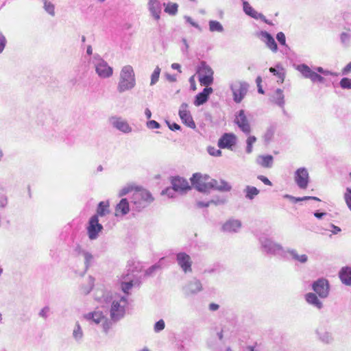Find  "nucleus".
Returning <instances> with one entry per match:
<instances>
[{"label": "nucleus", "mask_w": 351, "mask_h": 351, "mask_svg": "<svg viewBox=\"0 0 351 351\" xmlns=\"http://www.w3.org/2000/svg\"><path fill=\"white\" fill-rule=\"evenodd\" d=\"M154 200V198L149 191L139 186L135 188V191L132 194V202L137 208H145Z\"/></svg>", "instance_id": "1"}, {"label": "nucleus", "mask_w": 351, "mask_h": 351, "mask_svg": "<svg viewBox=\"0 0 351 351\" xmlns=\"http://www.w3.org/2000/svg\"><path fill=\"white\" fill-rule=\"evenodd\" d=\"M135 85L134 73L131 66H125L121 72V79L118 86L119 92L132 88Z\"/></svg>", "instance_id": "2"}, {"label": "nucleus", "mask_w": 351, "mask_h": 351, "mask_svg": "<svg viewBox=\"0 0 351 351\" xmlns=\"http://www.w3.org/2000/svg\"><path fill=\"white\" fill-rule=\"evenodd\" d=\"M197 73L199 82L202 86H208L213 84L214 72L206 62L202 61L200 62Z\"/></svg>", "instance_id": "3"}, {"label": "nucleus", "mask_w": 351, "mask_h": 351, "mask_svg": "<svg viewBox=\"0 0 351 351\" xmlns=\"http://www.w3.org/2000/svg\"><path fill=\"white\" fill-rule=\"evenodd\" d=\"M212 180L207 175L195 173L191 178L192 185L199 191L206 192L213 189Z\"/></svg>", "instance_id": "4"}, {"label": "nucleus", "mask_w": 351, "mask_h": 351, "mask_svg": "<svg viewBox=\"0 0 351 351\" xmlns=\"http://www.w3.org/2000/svg\"><path fill=\"white\" fill-rule=\"evenodd\" d=\"M128 304V300L125 297H121L119 300H114L110 308V318L114 322H117L123 318L125 313V306Z\"/></svg>", "instance_id": "5"}, {"label": "nucleus", "mask_w": 351, "mask_h": 351, "mask_svg": "<svg viewBox=\"0 0 351 351\" xmlns=\"http://www.w3.org/2000/svg\"><path fill=\"white\" fill-rule=\"evenodd\" d=\"M86 229L90 239L94 240L97 238L99 233L103 230V226L99 223L97 215L90 217Z\"/></svg>", "instance_id": "6"}, {"label": "nucleus", "mask_w": 351, "mask_h": 351, "mask_svg": "<svg viewBox=\"0 0 351 351\" xmlns=\"http://www.w3.org/2000/svg\"><path fill=\"white\" fill-rule=\"evenodd\" d=\"M231 88L233 93L234 101L236 103H240L247 93V84L238 82L233 84Z\"/></svg>", "instance_id": "7"}, {"label": "nucleus", "mask_w": 351, "mask_h": 351, "mask_svg": "<svg viewBox=\"0 0 351 351\" xmlns=\"http://www.w3.org/2000/svg\"><path fill=\"white\" fill-rule=\"evenodd\" d=\"M237 142V136L232 133H225L218 141V147L221 149H232Z\"/></svg>", "instance_id": "8"}, {"label": "nucleus", "mask_w": 351, "mask_h": 351, "mask_svg": "<svg viewBox=\"0 0 351 351\" xmlns=\"http://www.w3.org/2000/svg\"><path fill=\"white\" fill-rule=\"evenodd\" d=\"M308 180V173L305 168H300L296 171L295 173V181L300 189H304L307 188Z\"/></svg>", "instance_id": "9"}, {"label": "nucleus", "mask_w": 351, "mask_h": 351, "mask_svg": "<svg viewBox=\"0 0 351 351\" xmlns=\"http://www.w3.org/2000/svg\"><path fill=\"white\" fill-rule=\"evenodd\" d=\"M313 288L321 298H326L328 294L329 285L325 279H319L315 282Z\"/></svg>", "instance_id": "10"}, {"label": "nucleus", "mask_w": 351, "mask_h": 351, "mask_svg": "<svg viewBox=\"0 0 351 351\" xmlns=\"http://www.w3.org/2000/svg\"><path fill=\"white\" fill-rule=\"evenodd\" d=\"M188 105L186 104H182L179 110V115L182 122L191 128H195V123L189 112L187 110Z\"/></svg>", "instance_id": "11"}, {"label": "nucleus", "mask_w": 351, "mask_h": 351, "mask_svg": "<svg viewBox=\"0 0 351 351\" xmlns=\"http://www.w3.org/2000/svg\"><path fill=\"white\" fill-rule=\"evenodd\" d=\"M85 318L87 319H93L96 324L103 322V326L104 330L106 332L110 327V324L107 322L105 316L101 311H95L93 313H89L85 315Z\"/></svg>", "instance_id": "12"}, {"label": "nucleus", "mask_w": 351, "mask_h": 351, "mask_svg": "<svg viewBox=\"0 0 351 351\" xmlns=\"http://www.w3.org/2000/svg\"><path fill=\"white\" fill-rule=\"evenodd\" d=\"M235 123L243 132L250 134L251 131L250 125L243 110H240L239 114L236 117Z\"/></svg>", "instance_id": "13"}, {"label": "nucleus", "mask_w": 351, "mask_h": 351, "mask_svg": "<svg viewBox=\"0 0 351 351\" xmlns=\"http://www.w3.org/2000/svg\"><path fill=\"white\" fill-rule=\"evenodd\" d=\"M177 261L178 265L181 267L183 271L190 272L192 271L191 269V257L186 253H179L177 254Z\"/></svg>", "instance_id": "14"}, {"label": "nucleus", "mask_w": 351, "mask_h": 351, "mask_svg": "<svg viewBox=\"0 0 351 351\" xmlns=\"http://www.w3.org/2000/svg\"><path fill=\"white\" fill-rule=\"evenodd\" d=\"M95 70L98 75L103 78L109 77L112 75V69L104 60L96 64Z\"/></svg>", "instance_id": "15"}, {"label": "nucleus", "mask_w": 351, "mask_h": 351, "mask_svg": "<svg viewBox=\"0 0 351 351\" xmlns=\"http://www.w3.org/2000/svg\"><path fill=\"white\" fill-rule=\"evenodd\" d=\"M173 189L176 191H185L191 189L186 180L182 178H174L171 180Z\"/></svg>", "instance_id": "16"}, {"label": "nucleus", "mask_w": 351, "mask_h": 351, "mask_svg": "<svg viewBox=\"0 0 351 351\" xmlns=\"http://www.w3.org/2000/svg\"><path fill=\"white\" fill-rule=\"evenodd\" d=\"M148 8L156 20H159L161 12V6L158 0H149Z\"/></svg>", "instance_id": "17"}, {"label": "nucleus", "mask_w": 351, "mask_h": 351, "mask_svg": "<svg viewBox=\"0 0 351 351\" xmlns=\"http://www.w3.org/2000/svg\"><path fill=\"white\" fill-rule=\"evenodd\" d=\"M261 34L267 47L269 48L272 51L276 52L278 49V47L274 38L271 36V35L267 32H261Z\"/></svg>", "instance_id": "18"}, {"label": "nucleus", "mask_w": 351, "mask_h": 351, "mask_svg": "<svg viewBox=\"0 0 351 351\" xmlns=\"http://www.w3.org/2000/svg\"><path fill=\"white\" fill-rule=\"evenodd\" d=\"M213 92V88L206 86L203 91L197 95L195 101V106H200L208 100V95Z\"/></svg>", "instance_id": "19"}, {"label": "nucleus", "mask_w": 351, "mask_h": 351, "mask_svg": "<svg viewBox=\"0 0 351 351\" xmlns=\"http://www.w3.org/2000/svg\"><path fill=\"white\" fill-rule=\"evenodd\" d=\"M130 210L129 203L127 199H122L120 202L117 205L115 209V215H126Z\"/></svg>", "instance_id": "20"}, {"label": "nucleus", "mask_w": 351, "mask_h": 351, "mask_svg": "<svg viewBox=\"0 0 351 351\" xmlns=\"http://www.w3.org/2000/svg\"><path fill=\"white\" fill-rule=\"evenodd\" d=\"M112 123L116 128L123 132H130L131 131L129 124L121 118H113Z\"/></svg>", "instance_id": "21"}, {"label": "nucleus", "mask_w": 351, "mask_h": 351, "mask_svg": "<svg viewBox=\"0 0 351 351\" xmlns=\"http://www.w3.org/2000/svg\"><path fill=\"white\" fill-rule=\"evenodd\" d=\"M341 282L346 285H351V268L343 267L339 272Z\"/></svg>", "instance_id": "22"}, {"label": "nucleus", "mask_w": 351, "mask_h": 351, "mask_svg": "<svg viewBox=\"0 0 351 351\" xmlns=\"http://www.w3.org/2000/svg\"><path fill=\"white\" fill-rule=\"evenodd\" d=\"M273 160V156L271 155L259 156L256 158V162L260 166L264 168H269L272 165Z\"/></svg>", "instance_id": "23"}, {"label": "nucleus", "mask_w": 351, "mask_h": 351, "mask_svg": "<svg viewBox=\"0 0 351 351\" xmlns=\"http://www.w3.org/2000/svg\"><path fill=\"white\" fill-rule=\"evenodd\" d=\"M213 189H217L221 191H229L231 189V186L223 180L217 181L212 180Z\"/></svg>", "instance_id": "24"}, {"label": "nucleus", "mask_w": 351, "mask_h": 351, "mask_svg": "<svg viewBox=\"0 0 351 351\" xmlns=\"http://www.w3.org/2000/svg\"><path fill=\"white\" fill-rule=\"evenodd\" d=\"M241 223L237 220H232L224 223L223 228L226 231L236 232L241 228Z\"/></svg>", "instance_id": "25"}, {"label": "nucleus", "mask_w": 351, "mask_h": 351, "mask_svg": "<svg viewBox=\"0 0 351 351\" xmlns=\"http://www.w3.org/2000/svg\"><path fill=\"white\" fill-rule=\"evenodd\" d=\"M284 98L283 91L281 89L278 88L272 96V101L278 106H282L285 104Z\"/></svg>", "instance_id": "26"}, {"label": "nucleus", "mask_w": 351, "mask_h": 351, "mask_svg": "<svg viewBox=\"0 0 351 351\" xmlns=\"http://www.w3.org/2000/svg\"><path fill=\"white\" fill-rule=\"evenodd\" d=\"M109 202H101L97 210V214L95 215L98 216H105L106 215L110 213L109 210Z\"/></svg>", "instance_id": "27"}, {"label": "nucleus", "mask_w": 351, "mask_h": 351, "mask_svg": "<svg viewBox=\"0 0 351 351\" xmlns=\"http://www.w3.org/2000/svg\"><path fill=\"white\" fill-rule=\"evenodd\" d=\"M245 197L249 199H252L256 195L259 193V190L254 186H247L245 189Z\"/></svg>", "instance_id": "28"}, {"label": "nucleus", "mask_w": 351, "mask_h": 351, "mask_svg": "<svg viewBox=\"0 0 351 351\" xmlns=\"http://www.w3.org/2000/svg\"><path fill=\"white\" fill-rule=\"evenodd\" d=\"M306 301L310 303V304H312L315 306H316L317 307H318L319 308H321L322 306V303L321 302L318 300L317 295L313 293H308L306 295Z\"/></svg>", "instance_id": "29"}, {"label": "nucleus", "mask_w": 351, "mask_h": 351, "mask_svg": "<svg viewBox=\"0 0 351 351\" xmlns=\"http://www.w3.org/2000/svg\"><path fill=\"white\" fill-rule=\"evenodd\" d=\"M290 254L292 258L302 263H306L308 260V257L306 254L299 255L295 250H292L290 252Z\"/></svg>", "instance_id": "30"}, {"label": "nucleus", "mask_w": 351, "mask_h": 351, "mask_svg": "<svg viewBox=\"0 0 351 351\" xmlns=\"http://www.w3.org/2000/svg\"><path fill=\"white\" fill-rule=\"evenodd\" d=\"M209 29L211 32H221L223 31V27L221 23L216 21H210L209 22Z\"/></svg>", "instance_id": "31"}, {"label": "nucleus", "mask_w": 351, "mask_h": 351, "mask_svg": "<svg viewBox=\"0 0 351 351\" xmlns=\"http://www.w3.org/2000/svg\"><path fill=\"white\" fill-rule=\"evenodd\" d=\"M44 3V8L46 12H47L50 15H55V7L54 5L48 1L47 0H43Z\"/></svg>", "instance_id": "32"}, {"label": "nucleus", "mask_w": 351, "mask_h": 351, "mask_svg": "<svg viewBox=\"0 0 351 351\" xmlns=\"http://www.w3.org/2000/svg\"><path fill=\"white\" fill-rule=\"evenodd\" d=\"M269 71L272 73L274 75L277 76L278 78L280 80V82L282 83L285 80V73L283 72V69L277 70L275 68L271 67L269 69Z\"/></svg>", "instance_id": "33"}, {"label": "nucleus", "mask_w": 351, "mask_h": 351, "mask_svg": "<svg viewBox=\"0 0 351 351\" xmlns=\"http://www.w3.org/2000/svg\"><path fill=\"white\" fill-rule=\"evenodd\" d=\"M86 281L87 282V286L82 287V292L84 294L89 293L93 287V280L91 278H88Z\"/></svg>", "instance_id": "34"}, {"label": "nucleus", "mask_w": 351, "mask_h": 351, "mask_svg": "<svg viewBox=\"0 0 351 351\" xmlns=\"http://www.w3.org/2000/svg\"><path fill=\"white\" fill-rule=\"evenodd\" d=\"M160 71L161 70L159 68V66H156L155 68V69H154V71L152 73V76H151V82H150L151 85L155 84L158 81V79H159V77H160Z\"/></svg>", "instance_id": "35"}, {"label": "nucleus", "mask_w": 351, "mask_h": 351, "mask_svg": "<svg viewBox=\"0 0 351 351\" xmlns=\"http://www.w3.org/2000/svg\"><path fill=\"white\" fill-rule=\"evenodd\" d=\"M178 5L176 3H168L167 4L165 11L169 14H175L178 12Z\"/></svg>", "instance_id": "36"}, {"label": "nucleus", "mask_w": 351, "mask_h": 351, "mask_svg": "<svg viewBox=\"0 0 351 351\" xmlns=\"http://www.w3.org/2000/svg\"><path fill=\"white\" fill-rule=\"evenodd\" d=\"M189 289L191 293L199 291L202 289V285L199 281H195L189 285Z\"/></svg>", "instance_id": "37"}, {"label": "nucleus", "mask_w": 351, "mask_h": 351, "mask_svg": "<svg viewBox=\"0 0 351 351\" xmlns=\"http://www.w3.org/2000/svg\"><path fill=\"white\" fill-rule=\"evenodd\" d=\"M256 138L254 136H250L247 139L246 152L250 154L252 152V145L256 142Z\"/></svg>", "instance_id": "38"}, {"label": "nucleus", "mask_w": 351, "mask_h": 351, "mask_svg": "<svg viewBox=\"0 0 351 351\" xmlns=\"http://www.w3.org/2000/svg\"><path fill=\"white\" fill-rule=\"evenodd\" d=\"M299 70L302 73V75L307 78H309L310 75L313 72V71H311V69L305 64L299 66Z\"/></svg>", "instance_id": "39"}, {"label": "nucleus", "mask_w": 351, "mask_h": 351, "mask_svg": "<svg viewBox=\"0 0 351 351\" xmlns=\"http://www.w3.org/2000/svg\"><path fill=\"white\" fill-rule=\"evenodd\" d=\"M340 86L342 88L351 89V79L343 77L340 81Z\"/></svg>", "instance_id": "40"}, {"label": "nucleus", "mask_w": 351, "mask_h": 351, "mask_svg": "<svg viewBox=\"0 0 351 351\" xmlns=\"http://www.w3.org/2000/svg\"><path fill=\"white\" fill-rule=\"evenodd\" d=\"M344 199L348 207L351 210V189L347 188L346 193L344 195Z\"/></svg>", "instance_id": "41"}, {"label": "nucleus", "mask_w": 351, "mask_h": 351, "mask_svg": "<svg viewBox=\"0 0 351 351\" xmlns=\"http://www.w3.org/2000/svg\"><path fill=\"white\" fill-rule=\"evenodd\" d=\"M309 78L314 82H323L324 81V78L322 76H321L320 75L314 71H313L312 73L310 75Z\"/></svg>", "instance_id": "42"}, {"label": "nucleus", "mask_w": 351, "mask_h": 351, "mask_svg": "<svg viewBox=\"0 0 351 351\" xmlns=\"http://www.w3.org/2000/svg\"><path fill=\"white\" fill-rule=\"evenodd\" d=\"M73 336L75 339H80L82 337V330L79 324L76 326L73 330Z\"/></svg>", "instance_id": "43"}, {"label": "nucleus", "mask_w": 351, "mask_h": 351, "mask_svg": "<svg viewBox=\"0 0 351 351\" xmlns=\"http://www.w3.org/2000/svg\"><path fill=\"white\" fill-rule=\"evenodd\" d=\"M165 328V322L162 319H160L158 321L155 326H154V330L156 332H159L162 330H163Z\"/></svg>", "instance_id": "44"}, {"label": "nucleus", "mask_w": 351, "mask_h": 351, "mask_svg": "<svg viewBox=\"0 0 351 351\" xmlns=\"http://www.w3.org/2000/svg\"><path fill=\"white\" fill-rule=\"evenodd\" d=\"M208 153L214 156H219L221 155V151L220 149H217L213 147H210L208 149Z\"/></svg>", "instance_id": "45"}, {"label": "nucleus", "mask_w": 351, "mask_h": 351, "mask_svg": "<svg viewBox=\"0 0 351 351\" xmlns=\"http://www.w3.org/2000/svg\"><path fill=\"white\" fill-rule=\"evenodd\" d=\"M276 38L278 41L282 45H285L286 44V38L285 35L283 32H278L276 35Z\"/></svg>", "instance_id": "46"}, {"label": "nucleus", "mask_w": 351, "mask_h": 351, "mask_svg": "<svg viewBox=\"0 0 351 351\" xmlns=\"http://www.w3.org/2000/svg\"><path fill=\"white\" fill-rule=\"evenodd\" d=\"M133 284L132 282H122L121 284V289L123 292L128 293V291L132 287Z\"/></svg>", "instance_id": "47"}, {"label": "nucleus", "mask_w": 351, "mask_h": 351, "mask_svg": "<svg viewBox=\"0 0 351 351\" xmlns=\"http://www.w3.org/2000/svg\"><path fill=\"white\" fill-rule=\"evenodd\" d=\"M243 5L245 13L248 15L253 16V13L255 12L254 9L247 2H245Z\"/></svg>", "instance_id": "48"}, {"label": "nucleus", "mask_w": 351, "mask_h": 351, "mask_svg": "<svg viewBox=\"0 0 351 351\" xmlns=\"http://www.w3.org/2000/svg\"><path fill=\"white\" fill-rule=\"evenodd\" d=\"M136 187V186L130 185V186H128L126 188L123 189L122 191H121V195H126L127 193H130L131 191H134V192Z\"/></svg>", "instance_id": "49"}, {"label": "nucleus", "mask_w": 351, "mask_h": 351, "mask_svg": "<svg viewBox=\"0 0 351 351\" xmlns=\"http://www.w3.org/2000/svg\"><path fill=\"white\" fill-rule=\"evenodd\" d=\"M147 127L151 129H157L160 128V124L157 121L152 120L147 122Z\"/></svg>", "instance_id": "50"}, {"label": "nucleus", "mask_w": 351, "mask_h": 351, "mask_svg": "<svg viewBox=\"0 0 351 351\" xmlns=\"http://www.w3.org/2000/svg\"><path fill=\"white\" fill-rule=\"evenodd\" d=\"M256 84H257V86H258V91L259 93L261 94H263L264 93V91L262 88V86H261V82H262V78L261 77L258 76L256 80Z\"/></svg>", "instance_id": "51"}, {"label": "nucleus", "mask_w": 351, "mask_h": 351, "mask_svg": "<svg viewBox=\"0 0 351 351\" xmlns=\"http://www.w3.org/2000/svg\"><path fill=\"white\" fill-rule=\"evenodd\" d=\"M258 178L259 180H261L265 184L271 186V182L269 181V180L267 178H266L263 176H259L258 177Z\"/></svg>", "instance_id": "52"}, {"label": "nucleus", "mask_w": 351, "mask_h": 351, "mask_svg": "<svg viewBox=\"0 0 351 351\" xmlns=\"http://www.w3.org/2000/svg\"><path fill=\"white\" fill-rule=\"evenodd\" d=\"M5 44V37L0 34V53L3 50Z\"/></svg>", "instance_id": "53"}, {"label": "nucleus", "mask_w": 351, "mask_h": 351, "mask_svg": "<svg viewBox=\"0 0 351 351\" xmlns=\"http://www.w3.org/2000/svg\"><path fill=\"white\" fill-rule=\"evenodd\" d=\"M351 72V62L348 63L342 70L343 74H347Z\"/></svg>", "instance_id": "54"}, {"label": "nucleus", "mask_w": 351, "mask_h": 351, "mask_svg": "<svg viewBox=\"0 0 351 351\" xmlns=\"http://www.w3.org/2000/svg\"><path fill=\"white\" fill-rule=\"evenodd\" d=\"M168 125H169V129L171 130H178L180 129V126L176 123H173L172 124L168 123Z\"/></svg>", "instance_id": "55"}, {"label": "nucleus", "mask_w": 351, "mask_h": 351, "mask_svg": "<svg viewBox=\"0 0 351 351\" xmlns=\"http://www.w3.org/2000/svg\"><path fill=\"white\" fill-rule=\"evenodd\" d=\"M302 201L308 200V199H313L318 202H320L321 199L317 197H313V196H304L302 197Z\"/></svg>", "instance_id": "56"}, {"label": "nucleus", "mask_w": 351, "mask_h": 351, "mask_svg": "<svg viewBox=\"0 0 351 351\" xmlns=\"http://www.w3.org/2000/svg\"><path fill=\"white\" fill-rule=\"evenodd\" d=\"M218 308H219V305H218V304H217L211 303V304L209 305V309H210V311H217Z\"/></svg>", "instance_id": "57"}, {"label": "nucleus", "mask_w": 351, "mask_h": 351, "mask_svg": "<svg viewBox=\"0 0 351 351\" xmlns=\"http://www.w3.org/2000/svg\"><path fill=\"white\" fill-rule=\"evenodd\" d=\"M171 67L173 69H176V70L179 71L180 73L182 72L181 69H181L180 65L179 64H178V63L172 64Z\"/></svg>", "instance_id": "58"}, {"label": "nucleus", "mask_w": 351, "mask_h": 351, "mask_svg": "<svg viewBox=\"0 0 351 351\" xmlns=\"http://www.w3.org/2000/svg\"><path fill=\"white\" fill-rule=\"evenodd\" d=\"M289 198L293 201L294 202H302V197H292V196H289Z\"/></svg>", "instance_id": "59"}, {"label": "nucleus", "mask_w": 351, "mask_h": 351, "mask_svg": "<svg viewBox=\"0 0 351 351\" xmlns=\"http://www.w3.org/2000/svg\"><path fill=\"white\" fill-rule=\"evenodd\" d=\"M324 215H325V213H315L314 214L315 217L317 218H319V219L322 218V216H324Z\"/></svg>", "instance_id": "60"}, {"label": "nucleus", "mask_w": 351, "mask_h": 351, "mask_svg": "<svg viewBox=\"0 0 351 351\" xmlns=\"http://www.w3.org/2000/svg\"><path fill=\"white\" fill-rule=\"evenodd\" d=\"M145 114L147 119H149L152 117V112L149 109H146Z\"/></svg>", "instance_id": "61"}, {"label": "nucleus", "mask_w": 351, "mask_h": 351, "mask_svg": "<svg viewBox=\"0 0 351 351\" xmlns=\"http://www.w3.org/2000/svg\"><path fill=\"white\" fill-rule=\"evenodd\" d=\"M85 256L87 261H90L93 258L92 255L90 254H86Z\"/></svg>", "instance_id": "62"}, {"label": "nucleus", "mask_w": 351, "mask_h": 351, "mask_svg": "<svg viewBox=\"0 0 351 351\" xmlns=\"http://www.w3.org/2000/svg\"><path fill=\"white\" fill-rule=\"evenodd\" d=\"M86 52L89 55L92 54L93 50H92V47L90 46L88 47Z\"/></svg>", "instance_id": "63"}, {"label": "nucleus", "mask_w": 351, "mask_h": 351, "mask_svg": "<svg viewBox=\"0 0 351 351\" xmlns=\"http://www.w3.org/2000/svg\"><path fill=\"white\" fill-rule=\"evenodd\" d=\"M47 311H48V308L43 309L40 312V314L44 317Z\"/></svg>", "instance_id": "64"}]
</instances>
